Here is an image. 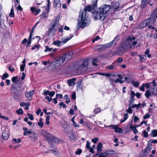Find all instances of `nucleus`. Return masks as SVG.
<instances>
[{"instance_id":"c756f323","label":"nucleus","mask_w":157,"mask_h":157,"mask_svg":"<svg viewBox=\"0 0 157 157\" xmlns=\"http://www.w3.org/2000/svg\"><path fill=\"white\" fill-rule=\"evenodd\" d=\"M97 60L96 59H93L92 64L93 65L96 66L98 65L97 63Z\"/></svg>"},{"instance_id":"a18cd8bd","label":"nucleus","mask_w":157,"mask_h":157,"mask_svg":"<svg viewBox=\"0 0 157 157\" xmlns=\"http://www.w3.org/2000/svg\"><path fill=\"white\" fill-rule=\"evenodd\" d=\"M14 1L15 3V6H18L20 5L18 0H14Z\"/></svg>"},{"instance_id":"09e8293b","label":"nucleus","mask_w":157,"mask_h":157,"mask_svg":"<svg viewBox=\"0 0 157 157\" xmlns=\"http://www.w3.org/2000/svg\"><path fill=\"white\" fill-rule=\"evenodd\" d=\"M145 86V84H143L142 86L140 87V90L143 91H144V87Z\"/></svg>"},{"instance_id":"4468645a","label":"nucleus","mask_w":157,"mask_h":157,"mask_svg":"<svg viewBox=\"0 0 157 157\" xmlns=\"http://www.w3.org/2000/svg\"><path fill=\"white\" fill-rule=\"evenodd\" d=\"M54 6L56 8L60 7L61 6V4L60 2V0H54Z\"/></svg>"},{"instance_id":"774afa93","label":"nucleus","mask_w":157,"mask_h":157,"mask_svg":"<svg viewBox=\"0 0 157 157\" xmlns=\"http://www.w3.org/2000/svg\"><path fill=\"white\" fill-rule=\"evenodd\" d=\"M139 120V118L137 117L136 116H135L134 117V122H136Z\"/></svg>"},{"instance_id":"680f3d73","label":"nucleus","mask_w":157,"mask_h":157,"mask_svg":"<svg viewBox=\"0 0 157 157\" xmlns=\"http://www.w3.org/2000/svg\"><path fill=\"white\" fill-rule=\"evenodd\" d=\"M151 84V82L147 83L145 85V86H146L147 88H148L150 87Z\"/></svg>"},{"instance_id":"bb28decb","label":"nucleus","mask_w":157,"mask_h":157,"mask_svg":"<svg viewBox=\"0 0 157 157\" xmlns=\"http://www.w3.org/2000/svg\"><path fill=\"white\" fill-rule=\"evenodd\" d=\"M114 131L115 132L121 133L122 131V129L119 128H117V126L115 129Z\"/></svg>"},{"instance_id":"2f4dec72","label":"nucleus","mask_w":157,"mask_h":157,"mask_svg":"<svg viewBox=\"0 0 157 157\" xmlns=\"http://www.w3.org/2000/svg\"><path fill=\"white\" fill-rule=\"evenodd\" d=\"M127 112L129 113H132V109L131 107L129 106V107L128 109L126 110Z\"/></svg>"},{"instance_id":"79ce46f5","label":"nucleus","mask_w":157,"mask_h":157,"mask_svg":"<svg viewBox=\"0 0 157 157\" xmlns=\"http://www.w3.org/2000/svg\"><path fill=\"white\" fill-rule=\"evenodd\" d=\"M99 139L97 137H95L92 140V141L94 143H96L98 141Z\"/></svg>"},{"instance_id":"0e129e2a","label":"nucleus","mask_w":157,"mask_h":157,"mask_svg":"<svg viewBox=\"0 0 157 157\" xmlns=\"http://www.w3.org/2000/svg\"><path fill=\"white\" fill-rule=\"evenodd\" d=\"M38 124L41 128L44 125V124L42 122H39L38 123Z\"/></svg>"},{"instance_id":"2eb2a0df","label":"nucleus","mask_w":157,"mask_h":157,"mask_svg":"<svg viewBox=\"0 0 157 157\" xmlns=\"http://www.w3.org/2000/svg\"><path fill=\"white\" fill-rule=\"evenodd\" d=\"M33 32V31L32 30L30 34L29 37L28 39V41L27 42V44L26 45L27 47H29L30 46V45L31 43V38L32 37V34Z\"/></svg>"},{"instance_id":"3c124183","label":"nucleus","mask_w":157,"mask_h":157,"mask_svg":"<svg viewBox=\"0 0 157 157\" xmlns=\"http://www.w3.org/2000/svg\"><path fill=\"white\" fill-rule=\"evenodd\" d=\"M118 63H120L122 62L123 61L122 58L119 57L116 60Z\"/></svg>"},{"instance_id":"6e6d98bb","label":"nucleus","mask_w":157,"mask_h":157,"mask_svg":"<svg viewBox=\"0 0 157 157\" xmlns=\"http://www.w3.org/2000/svg\"><path fill=\"white\" fill-rule=\"evenodd\" d=\"M150 115L147 113H146V115L144 116L143 118L144 119H145L147 118H148L150 117Z\"/></svg>"},{"instance_id":"b1692460","label":"nucleus","mask_w":157,"mask_h":157,"mask_svg":"<svg viewBox=\"0 0 157 157\" xmlns=\"http://www.w3.org/2000/svg\"><path fill=\"white\" fill-rule=\"evenodd\" d=\"M68 83V85L69 86H74L75 84L74 82H73L72 80L69 79L67 81Z\"/></svg>"},{"instance_id":"7ed1b4c3","label":"nucleus","mask_w":157,"mask_h":157,"mask_svg":"<svg viewBox=\"0 0 157 157\" xmlns=\"http://www.w3.org/2000/svg\"><path fill=\"white\" fill-rule=\"evenodd\" d=\"M111 8L109 5H103L100 7L96 12L95 18L97 19H102L104 20L106 16V13Z\"/></svg>"},{"instance_id":"c03bdc74","label":"nucleus","mask_w":157,"mask_h":157,"mask_svg":"<svg viewBox=\"0 0 157 157\" xmlns=\"http://www.w3.org/2000/svg\"><path fill=\"white\" fill-rule=\"evenodd\" d=\"M25 67V64H21L20 66V70L21 71H23L24 70Z\"/></svg>"},{"instance_id":"c85d7f7f","label":"nucleus","mask_w":157,"mask_h":157,"mask_svg":"<svg viewBox=\"0 0 157 157\" xmlns=\"http://www.w3.org/2000/svg\"><path fill=\"white\" fill-rule=\"evenodd\" d=\"M70 139L71 141H72L75 140V136L74 135V134L71 132V136H70Z\"/></svg>"},{"instance_id":"9b49d317","label":"nucleus","mask_w":157,"mask_h":157,"mask_svg":"<svg viewBox=\"0 0 157 157\" xmlns=\"http://www.w3.org/2000/svg\"><path fill=\"white\" fill-rule=\"evenodd\" d=\"M34 93V91L33 90L25 92V95L27 99L29 101H30L32 99Z\"/></svg>"},{"instance_id":"ea45409f","label":"nucleus","mask_w":157,"mask_h":157,"mask_svg":"<svg viewBox=\"0 0 157 157\" xmlns=\"http://www.w3.org/2000/svg\"><path fill=\"white\" fill-rule=\"evenodd\" d=\"M131 98H134V97L135 96L136 94L132 90H131Z\"/></svg>"},{"instance_id":"49530a36","label":"nucleus","mask_w":157,"mask_h":157,"mask_svg":"<svg viewBox=\"0 0 157 157\" xmlns=\"http://www.w3.org/2000/svg\"><path fill=\"white\" fill-rule=\"evenodd\" d=\"M114 67H116L117 66L119 65L118 63V62L116 60H115L112 64Z\"/></svg>"},{"instance_id":"4d7b16f0","label":"nucleus","mask_w":157,"mask_h":157,"mask_svg":"<svg viewBox=\"0 0 157 157\" xmlns=\"http://www.w3.org/2000/svg\"><path fill=\"white\" fill-rule=\"evenodd\" d=\"M138 126H132V125H131L129 127V128L132 130L133 131V130L135 129L136 128L138 127Z\"/></svg>"},{"instance_id":"a211bd4d","label":"nucleus","mask_w":157,"mask_h":157,"mask_svg":"<svg viewBox=\"0 0 157 157\" xmlns=\"http://www.w3.org/2000/svg\"><path fill=\"white\" fill-rule=\"evenodd\" d=\"M2 137L4 139L7 140L9 138L8 133L6 131L3 132L2 134Z\"/></svg>"},{"instance_id":"cd10ccee","label":"nucleus","mask_w":157,"mask_h":157,"mask_svg":"<svg viewBox=\"0 0 157 157\" xmlns=\"http://www.w3.org/2000/svg\"><path fill=\"white\" fill-rule=\"evenodd\" d=\"M16 113L18 114H23V112L22 108H20L19 109L17 110Z\"/></svg>"},{"instance_id":"1a4fd4ad","label":"nucleus","mask_w":157,"mask_h":157,"mask_svg":"<svg viewBox=\"0 0 157 157\" xmlns=\"http://www.w3.org/2000/svg\"><path fill=\"white\" fill-rule=\"evenodd\" d=\"M151 150V147L148 145L145 149L140 152V157H145L147 155L148 153L150 152Z\"/></svg>"},{"instance_id":"052dcab7","label":"nucleus","mask_w":157,"mask_h":157,"mask_svg":"<svg viewBox=\"0 0 157 157\" xmlns=\"http://www.w3.org/2000/svg\"><path fill=\"white\" fill-rule=\"evenodd\" d=\"M107 156L105 155L103 152H101L100 153L99 155V156L98 157H106Z\"/></svg>"},{"instance_id":"5701e85b","label":"nucleus","mask_w":157,"mask_h":157,"mask_svg":"<svg viewBox=\"0 0 157 157\" xmlns=\"http://www.w3.org/2000/svg\"><path fill=\"white\" fill-rule=\"evenodd\" d=\"M54 45H56L57 47H59L61 44L60 40H56L54 41L53 43Z\"/></svg>"},{"instance_id":"bf43d9fd","label":"nucleus","mask_w":157,"mask_h":157,"mask_svg":"<svg viewBox=\"0 0 157 157\" xmlns=\"http://www.w3.org/2000/svg\"><path fill=\"white\" fill-rule=\"evenodd\" d=\"M59 105L60 106H63V107L65 108L66 107L65 104H64L63 102H59Z\"/></svg>"},{"instance_id":"ddd939ff","label":"nucleus","mask_w":157,"mask_h":157,"mask_svg":"<svg viewBox=\"0 0 157 157\" xmlns=\"http://www.w3.org/2000/svg\"><path fill=\"white\" fill-rule=\"evenodd\" d=\"M114 45V44L113 43V42L111 41L109 43L102 45L101 47L103 48H108L113 46Z\"/></svg>"},{"instance_id":"69168bd1","label":"nucleus","mask_w":157,"mask_h":157,"mask_svg":"<svg viewBox=\"0 0 157 157\" xmlns=\"http://www.w3.org/2000/svg\"><path fill=\"white\" fill-rule=\"evenodd\" d=\"M114 66L112 64V65H109V66L107 67V68L108 69L111 70V69H113L114 68Z\"/></svg>"},{"instance_id":"4be33fe9","label":"nucleus","mask_w":157,"mask_h":157,"mask_svg":"<svg viewBox=\"0 0 157 157\" xmlns=\"http://www.w3.org/2000/svg\"><path fill=\"white\" fill-rule=\"evenodd\" d=\"M151 136L152 137H156L157 136V130H153L152 131L151 134Z\"/></svg>"},{"instance_id":"e433bc0d","label":"nucleus","mask_w":157,"mask_h":157,"mask_svg":"<svg viewBox=\"0 0 157 157\" xmlns=\"http://www.w3.org/2000/svg\"><path fill=\"white\" fill-rule=\"evenodd\" d=\"M49 92L50 91L48 90H44L43 91L44 94L45 96L49 95Z\"/></svg>"},{"instance_id":"4c0bfd02","label":"nucleus","mask_w":157,"mask_h":157,"mask_svg":"<svg viewBox=\"0 0 157 157\" xmlns=\"http://www.w3.org/2000/svg\"><path fill=\"white\" fill-rule=\"evenodd\" d=\"M40 47V45H36L33 47H32L31 48L33 50H34L36 48H37V50H38Z\"/></svg>"},{"instance_id":"9d476101","label":"nucleus","mask_w":157,"mask_h":157,"mask_svg":"<svg viewBox=\"0 0 157 157\" xmlns=\"http://www.w3.org/2000/svg\"><path fill=\"white\" fill-rule=\"evenodd\" d=\"M97 1L96 0L95 2L93 4L92 7L90 6H86L85 7V8L84 9V12H85V14L86 15V11H88V12L90 11L93 8V10H95L97 8Z\"/></svg>"},{"instance_id":"13d9d810","label":"nucleus","mask_w":157,"mask_h":157,"mask_svg":"<svg viewBox=\"0 0 157 157\" xmlns=\"http://www.w3.org/2000/svg\"><path fill=\"white\" fill-rule=\"evenodd\" d=\"M100 39V37L99 36H96L95 38L93 39L92 40V42L94 43L95 41L97 40L98 39Z\"/></svg>"},{"instance_id":"a19ab883","label":"nucleus","mask_w":157,"mask_h":157,"mask_svg":"<svg viewBox=\"0 0 157 157\" xmlns=\"http://www.w3.org/2000/svg\"><path fill=\"white\" fill-rule=\"evenodd\" d=\"M32 132L31 131H28L27 132H24L23 134L24 136L28 134L29 135H30L32 133Z\"/></svg>"},{"instance_id":"603ef678","label":"nucleus","mask_w":157,"mask_h":157,"mask_svg":"<svg viewBox=\"0 0 157 157\" xmlns=\"http://www.w3.org/2000/svg\"><path fill=\"white\" fill-rule=\"evenodd\" d=\"M55 94V92L54 91H52L49 92V96L50 97H52Z\"/></svg>"},{"instance_id":"0eeeda50","label":"nucleus","mask_w":157,"mask_h":157,"mask_svg":"<svg viewBox=\"0 0 157 157\" xmlns=\"http://www.w3.org/2000/svg\"><path fill=\"white\" fill-rule=\"evenodd\" d=\"M135 39L136 38L133 36H130L128 38L126 43L127 48H132L134 47V46L137 44V41H134L135 40Z\"/></svg>"},{"instance_id":"a878e982","label":"nucleus","mask_w":157,"mask_h":157,"mask_svg":"<svg viewBox=\"0 0 157 157\" xmlns=\"http://www.w3.org/2000/svg\"><path fill=\"white\" fill-rule=\"evenodd\" d=\"M119 36H117L115 37L114 40L112 41V42H113V43L115 45L116 42L117 41L119 40Z\"/></svg>"},{"instance_id":"864d4df0","label":"nucleus","mask_w":157,"mask_h":157,"mask_svg":"<svg viewBox=\"0 0 157 157\" xmlns=\"http://www.w3.org/2000/svg\"><path fill=\"white\" fill-rule=\"evenodd\" d=\"M143 135L145 137H147L148 136V133L145 130L143 132Z\"/></svg>"},{"instance_id":"6e6552de","label":"nucleus","mask_w":157,"mask_h":157,"mask_svg":"<svg viewBox=\"0 0 157 157\" xmlns=\"http://www.w3.org/2000/svg\"><path fill=\"white\" fill-rule=\"evenodd\" d=\"M88 62L87 61H84L81 65H79L77 68V71L81 72H85L87 69V66Z\"/></svg>"},{"instance_id":"6ab92c4d","label":"nucleus","mask_w":157,"mask_h":157,"mask_svg":"<svg viewBox=\"0 0 157 157\" xmlns=\"http://www.w3.org/2000/svg\"><path fill=\"white\" fill-rule=\"evenodd\" d=\"M119 4L118 2H116L114 3H112V7L115 9H117L119 7Z\"/></svg>"},{"instance_id":"c9c22d12","label":"nucleus","mask_w":157,"mask_h":157,"mask_svg":"<svg viewBox=\"0 0 157 157\" xmlns=\"http://www.w3.org/2000/svg\"><path fill=\"white\" fill-rule=\"evenodd\" d=\"M45 49L44 50V52H50L51 51L52 49V48H49L48 46H46L45 47Z\"/></svg>"},{"instance_id":"412c9836","label":"nucleus","mask_w":157,"mask_h":157,"mask_svg":"<svg viewBox=\"0 0 157 157\" xmlns=\"http://www.w3.org/2000/svg\"><path fill=\"white\" fill-rule=\"evenodd\" d=\"M102 147V144L101 143H99L97 146V151L98 152H101V148Z\"/></svg>"},{"instance_id":"58836bf2","label":"nucleus","mask_w":157,"mask_h":157,"mask_svg":"<svg viewBox=\"0 0 157 157\" xmlns=\"http://www.w3.org/2000/svg\"><path fill=\"white\" fill-rule=\"evenodd\" d=\"M101 111V109L99 108H98L97 109H94V112L96 114L100 112Z\"/></svg>"},{"instance_id":"5fc2aeb1","label":"nucleus","mask_w":157,"mask_h":157,"mask_svg":"<svg viewBox=\"0 0 157 157\" xmlns=\"http://www.w3.org/2000/svg\"><path fill=\"white\" fill-rule=\"evenodd\" d=\"M18 78L17 76L13 77L12 78V81L13 82H15L16 80Z\"/></svg>"},{"instance_id":"f704fd0d","label":"nucleus","mask_w":157,"mask_h":157,"mask_svg":"<svg viewBox=\"0 0 157 157\" xmlns=\"http://www.w3.org/2000/svg\"><path fill=\"white\" fill-rule=\"evenodd\" d=\"M145 95L147 98H148L150 96V93L149 91L147 90L145 94Z\"/></svg>"},{"instance_id":"f3484780","label":"nucleus","mask_w":157,"mask_h":157,"mask_svg":"<svg viewBox=\"0 0 157 157\" xmlns=\"http://www.w3.org/2000/svg\"><path fill=\"white\" fill-rule=\"evenodd\" d=\"M31 10L33 13L35 15H36L38 14L40 12V9H37L36 8L31 7Z\"/></svg>"},{"instance_id":"473e14b6","label":"nucleus","mask_w":157,"mask_h":157,"mask_svg":"<svg viewBox=\"0 0 157 157\" xmlns=\"http://www.w3.org/2000/svg\"><path fill=\"white\" fill-rule=\"evenodd\" d=\"M46 1L47 2V7L46 8V9L49 11L50 9V0H47Z\"/></svg>"},{"instance_id":"e2e57ef3","label":"nucleus","mask_w":157,"mask_h":157,"mask_svg":"<svg viewBox=\"0 0 157 157\" xmlns=\"http://www.w3.org/2000/svg\"><path fill=\"white\" fill-rule=\"evenodd\" d=\"M151 83V84H153L154 86H157V82H155V79Z\"/></svg>"},{"instance_id":"423d86ee","label":"nucleus","mask_w":157,"mask_h":157,"mask_svg":"<svg viewBox=\"0 0 157 157\" xmlns=\"http://www.w3.org/2000/svg\"><path fill=\"white\" fill-rule=\"evenodd\" d=\"M22 90L19 89L18 88H16L15 87L13 86L11 90L12 93H13V97L15 100H17L21 97L22 95L21 91Z\"/></svg>"},{"instance_id":"338daca9","label":"nucleus","mask_w":157,"mask_h":157,"mask_svg":"<svg viewBox=\"0 0 157 157\" xmlns=\"http://www.w3.org/2000/svg\"><path fill=\"white\" fill-rule=\"evenodd\" d=\"M82 153V150L81 149H79L78 151L75 152V154L77 155L80 154Z\"/></svg>"},{"instance_id":"f8f14e48","label":"nucleus","mask_w":157,"mask_h":157,"mask_svg":"<svg viewBox=\"0 0 157 157\" xmlns=\"http://www.w3.org/2000/svg\"><path fill=\"white\" fill-rule=\"evenodd\" d=\"M70 37H67L66 38H62L60 40V42L61 44H64L71 39L73 36V35L70 34Z\"/></svg>"},{"instance_id":"f03ea898","label":"nucleus","mask_w":157,"mask_h":157,"mask_svg":"<svg viewBox=\"0 0 157 157\" xmlns=\"http://www.w3.org/2000/svg\"><path fill=\"white\" fill-rule=\"evenodd\" d=\"M72 54V52H69L62 56L58 57L55 61L52 62V64L55 67L62 65L65 62H67L71 58Z\"/></svg>"},{"instance_id":"72a5a7b5","label":"nucleus","mask_w":157,"mask_h":157,"mask_svg":"<svg viewBox=\"0 0 157 157\" xmlns=\"http://www.w3.org/2000/svg\"><path fill=\"white\" fill-rule=\"evenodd\" d=\"M27 115L29 116V118L32 121L34 120L33 115L32 114H30L29 113H27Z\"/></svg>"},{"instance_id":"20e7f679","label":"nucleus","mask_w":157,"mask_h":157,"mask_svg":"<svg viewBox=\"0 0 157 157\" xmlns=\"http://www.w3.org/2000/svg\"><path fill=\"white\" fill-rule=\"evenodd\" d=\"M59 17L57 16L51 23L48 30V33L49 34L53 35L56 31L57 30L56 26L59 23Z\"/></svg>"},{"instance_id":"37998d69","label":"nucleus","mask_w":157,"mask_h":157,"mask_svg":"<svg viewBox=\"0 0 157 157\" xmlns=\"http://www.w3.org/2000/svg\"><path fill=\"white\" fill-rule=\"evenodd\" d=\"M71 98L73 99H75L76 98V93L74 91L71 95Z\"/></svg>"},{"instance_id":"aec40b11","label":"nucleus","mask_w":157,"mask_h":157,"mask_svg":"<svg viewBox=\"0 0 157 157\" xmlns=\"http://www.w3.org/2000/svg\"><path fill=\"white\" fill-rule=\"evenodd\" d=\"M131 83L133 86L136 87H138L139 85V82H136L135 81L132 80V79H131Z\"/></svg>"},{"instance_id":"393cba45","label":"nucleus","mask_w":157,"mask_h":157,"mask_svg":"<svg viewBox=\"0 0 157 157\" xmlns=\"http://www.w3.org/2000/svg\"><path fill=\"white\" fill-rule=\"evenodd\" d=\"M13 6L11 9L10 12L9 14V16L11 17H13L14 16V13L13 12Z\"/></svg>"},{"instance_id":"7c9ffc66","label":"nucleus","mask_w":157,"mask_h":157,"mask_svg":"<svg viewBox=\"0 0 157 157\" xmlns=\"http://www.w3.org/2000/svg\"><path fill=\"white\" fill-rule=\"evenodd\" d=\"M135 100L134 98H130L129 100V106H130L131 105L134 103Z\"/></svg>"},{"instance_id":"39448f33","label":"nucleus","mask_w":157,"mask_h":157,"mask_svg":"<svg viewBox=\"0 0 157 157\" xmlns=\"http://www.w3.org/2000/svg\"><path fill=\"white\" fill-rule=\"evenodd\" d=\"M157 19V13H154L151 12L149 17L144 21L141 24L143 25V27L146 26L151 24L154 23Z\"/></svg>"},{"instance_id":"dca6fc26","label":"nucleus","mask_w":157,"mask_h":157,"mask_svg":"<svg viewBox=\"0 0 157 157\" xmlns=\"http://www.w3.org/2000/svg\"><path fill=\"white\" fill-rule=\"evenodd\" d=\"M147 3V0H141L140 7L142 8H145Z\"/></svg>"},{"instance_id":"f257e3e1","label":"nucleus","mask_w":157,"mask_h":157,"mask_svg":"<svg viewBox=\"0 0 157 157\" xmlns=\"http://www.w3.org/2000/svg\"><path fill=\"white\" fill-rule=\"evenodd\" d=\"M79 18L78 20V23L76 28L77 30H78L80 28L82 29L88 26L90 22V19L86 17V15H84L83 11L80 12L79 15Z\"/></svg>"},{"instance_id":"de8ad7c7","label":"nucleus","mask_w":157,"mask_h":157,"mask_svg":"<svg viewBox=\"0 0 157 157\" xmlns=\"http://www.w3.org/2000/svg\"><path fill=\"white\" fill-rule=\"evenodd\" d=\"M45 98L48 100V102H50L52 100V98L48 96H46L45 97Z\"/></svg>"},{"instance_id":"8fccbe9b","label":"nucleus","mask_w":157,"mask_h":157,"mask_svg":"<svg viewBox=\"0 0 157 157\" xmlns=\"http://www.w3.org/2000/svg\"><path fill=\"white\" fill-rule=\"evenodd\" d=\"M86 147L88 149H89L90 147V144L88 141H86Z\"/></svg>"}]
</instances>
